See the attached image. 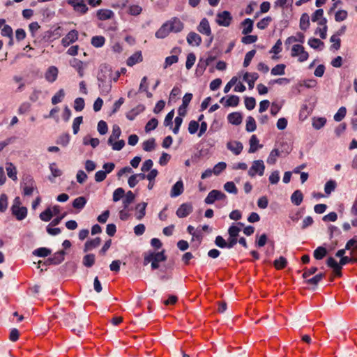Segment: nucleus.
Here are the masks:
<instances>
[{"instance_id":"obj_45","label":"nucleus","mask_w":357,"mask_h":357,"mask_svg":"<svg viewBox=\"0 0 357 357\" xmlns=\"http://www.w3.org/2000/svg\"><path fill=\"white\" fill-rule=\"evenodd\" d=\"M326 123L325 117L314 118L312 120V126L316 130H319L323 128Z\"/></svg>"},{"instance_id":"obj_55","label":"nucleus","mask_w":357,"mask_h":357,"mask_svg":"<svg viewBox=\"0 0 357 357\" xmlns=\"http://www.w3.org/2000/svg\"><path fill=\"white\" fill-rule=\"evenodd\" d=\"M125 195V190L122 188H116L113 192L112 199L114 202L119 201Z\"/></svg>"},{"instance_id":"obj_1","label":"nucleus","mask_w":357,"mask_h":357,"mask_svg":"<svg viewBox=\"0 0 357 357\" xmlns=\"http://www.w3.org/2000/svg\"><path fill=\"white\" fill-rule=\"evenodd\" d=\"M167 260V256L165 254V250L161 252H145L144 255V265H147L151 263V268L153 270L159 268V263Z\"/></svg>"},{"instance_id":"obj_23","label":"nucleus","mask_w":357,"mask_h":357,"mask_svg":"<svg viewBox=\"0 0 357 357\" xmlns=\"http://www.w3.org/2000/svg\"><path fill=\"white\" fill-rule=\"evenodd\" d=\"M242 119L243 117L241 114L237 112H231L227 116V120L229 123L235 126L240 125L242 122Z\"/></svg>"},{"instance_id":"obj_43","label":"nucleus","mask_w":357,"mask_h":357,"mask_svg":"<svg viewBox=\"0 0 357 357\" xmlns=\"http://www.w3.org/2000/svg\"><path fill=\"white\" fill-rule=\"evenodd\" d=\"M325 277V273H320L317 274L314 277L310 279H307L305 280V283L307 284H312L314 286H317L318 283Z\"/></svg>"},{"instance_id":"obj_17","label":"nucleus","mask_w":357,"mask_h":357,"mask_svg":"<svg viewBox=\"0 0 357 357\" xmlns=\"http://www.w3.org/2000/svg\"><path fill=\"white\" fill-rule=\"evenodd\" d=\"M11 212L17 220H22L27 215V208L25 206L14 207V208H11Z\"/></svg>"},{"instance_id":"obj_3","label":"nucleus","mask_w":357,"mask_h":357,"mask_svg":"<svg viewBox=\"0 0 357 357\" xmlns=\"http://www.w3.org/2000/svg\"><path fill=\"white\" fill-rule=\"evenodd\" d=\"M265 165L262 160H257L252 162V165L248 170V175L254 177L256 174L261 176L264 175Z\"/></svg>"},{"instance_id":"obj_42","label":"nucleus","mask_w":357,"mask_h":357,"mask_svg":"<svg viewBox=\"0 0 357 357\" xmlns=\"http://www.w3.org/2000/svg\"><path fill=\"white\" fill-rule=\"evenodd\" d=\"M239 104V97L236 95H231L225 100V107H236Z\"/></svg>"},{"instance_id":"obj_54","label":"nucleus","mask_w":357,"mask_h":357,"mask_svg":"<svg viewBox=\"0 0 357 357\" xmlns=\"http://www.w3.org/2000/svg\"><path fill=\"white\" fill-rule=\"evenodd\" d=\"M271 20L272 18L271 17H266L257 22V27L261 30H264L269 25Z\"/></svg>"},{"instance_id":"obj_9","label":"nucleus","mask_w":357,"mask_h":357,"mask_svg":"<svg viewBox=\"0 0 357 357\" xmlns=\"http://www.w3.org/2000/svg\"><path fill=\"white\" fill-rule=\"evenodd\" d=\"M78 39V31L75 29L70 31L61 40V44L63 47H68L70 44L75 43Z\"/></svg>"},{"instance_id":"obj_14","label":"nucleus","mask_w":357,"mask_h":357,"mask_svg":"<svg viewBox=\"0 0 357 357\" xmlns=\"http://www.w3.org/2000/svg\"><path fill=\"white\" fill-rule=\"evenodd\" d=\"M326 264L328 267L333 269L335 275L340 277L342 275V266L339 264L334 258L330 257L326 261Z\"/></svg>"},{"instance_id":"obj_38","label":"nucleus","mask_w":357,"mask_h":357,"mask_svg":"<svg viewBox=\"0 0 357 357\" xmlns=\"http://www.w3.org/2000/svg\"><path fill=\"white\" fill-rule=\"evenodd\" d=\"M96 257L93 254H87L83 257L82 264L87 268H91L95 264Z\"/></svg>"},{"instance_id":"obj_58","label":"nucleus","mask_w":357,"mask_h":357,"mask_svg":"<svg viewBox=\"0 0 357 357\" xmlns=\"http://www.w3.org/2000/svg\"><path fill=\"white\" fill-rule=\"evenodd\" d=\"M224 189L229 193H232V194L236 195L238 192V189L236 187L234 182H232V181H228V182L225 183L224 185Z\"/></svg>"},{"instance_id":"obj_19","label":"nucleus","mask_w":357,"mask_h":357,"mask_svg":"<svg viewBox=\"0 0 357 357\" xmlns=\"http://www.w3.org/2000/svg\"><path fill=\"white\" fill-rule=\"evenodd\" d=\"M143 60L142 54L141 51L135 52L132 55L128 58L126 64L128 66H133L136 63L142 62Z\"/></svg>"},{"instance_id":"obj_16","label":"nucleus","mask_w":357,"mask_h":357,"mask_svg":"<svg viewBox=\"0 0 357 357\" xmlns=\"http://www.w3.org/2000/svg\"><path fill=\"white\" fill-rule=\"evenodd\" d=\"M187 42L190 45L199 46L202 43L201 36L195 32H190L186 38Z\"/></svg>"},{"instance_id":"obj_50","label":"nucleus","mask_w":357,"mask_h":357,"mask_svg":"<svg viewBox=\"0 0 357 357\" xmlns=\"http://www.w3.org/2000/svg\"><path fill=\"white\" fill-rule=\"evenodd\" d=\"M273 264L276 269L281 270L286 267L287 261L284 257H280L278 259L274 261Z\"/></svg>"},{"instance_id":"obj_34","label":"nucleus","mask_w":357,"mask_h":357,"mask_svg":"<svg viewBox=\"0 0 357 357\" xmlns=\"http://www.w3.org/2000/svg\"><path fill=\"white\" fill-rule=\"evenodd\" d=\"M135 199V194L129 190L125 195V198L123 200V207L126 210L128 208L129 205L134 202Z\"/></svg>"},{"instance_id":"obj_7","label":"nucleus","mask_w":357,"mask_h":357,"mask_svg":"<svg viewBox=\"0 0 357 357\" xmlns=\"http://www.w3.org/2000/svg\"><path fill=\"white\" fill-rule=\"evenodd\" d=\"M66 252L64 250H60L55 252L52 257H49L45 262V265H59L64 261Z\"/></svg>"},{"instance_id":"obj_22","label":"nucleus","mask_w":357,"mask_h":357,"mask_svg":"<svg viewBox=\"0 0 357 357\" xmlns=\"http://www.w3.org/2000/svg\"><path fill=\"white\" fill-rule=\"evenodd\" d=\"M250 148L248 153H255L259 148H261L262 145L259 144V141L255 135H252L249 140Z\"/></svg>"},{"instance_id":"obj_6","label":"nucleus","mask_w":357,"mask_h":357,"mask_svg":"<svg viewBox=\"0 0 357 357\" xmlns=\"http://www.w3.org/2000/svg\"><path fill=\"white\" fill-rule=\"evenodd\" d=\"M98 87L100 93L102 96H107L111 91L112 85L109 81H107L105 75H102L100 73L98 75Z\"/></svg>"},{"instance_id":"obj_33","label":"nucleus","mask_w":357,"mask_h":357,"mask_svg":"<svg viewBox=\"0 0 357 357\" xmlns=\"http://www.w3.org/2000/svg\"><path fill=\"white\" fill-rule=\"evenodd\" d=\"M146 206V202H142L136 206V210L138 211L137 213L136 214V218L138 220H141L145 216Z\"/></svg>"},{"instance_id":"obj_49","label":"nucleus","mask_w":357,"mask_h":357,"mask_svg":"<svg viewBox=\"0 0 357 357\" xmlns=\"http://www.w3.org/2000/svg\"><path fill=\"white\" fill-rule=\"evenodd\" d=\"M29 185H25L23 188V192L24 195L26 196H30L32 195L33 190H34V181L32 178H29Z\"/></svg>"},{"instance_id":"obj_10","label":"nucleus","mask_w":357,"mask_h":357,"mask_svg":"<svg viewBox=\"0 0 357 357\" xmlns=\"http://www.w3.org/2000/svg\"><path fill=\"white\" fill-rule=\"evenodd\" d=\"M193 211L192 205L190 203L182 204L177 209L176 214L180 218H185L189 215Z\"/></svg>"},{"instance_id":"obj_51","label":"nucleus","mask_w":357,"mask_h":357,"mask_svg":"<svg viewBox=\"0 0 357 357\" xmlns=\"http://www.w3.org/2000/svg\"><path fill=\"white\" fill-rule=\"evenodd\" d=\"M347 109L345 107H341L334 115V120L337 122L341 121L346 116Z\"/></svg>"},{"instance_id":"obj_35","label":"nucleus","mask_w":357,"mask_h":357,"mask_svg":"<svg viewBox=\"0 0 357 357\" xmlns=\"http://www.w3.org/2000/svg\"><path fill=\"white\" fill-rule=\"evenodd\" d=\"M86 202V199L84 197L82 196L75 199L73 202L72 205L73 208L78 210H81L85 206Z\"/></svg>"},{"instance_id":"obj_62","label":"nucleus","mask_w":357,"mask_h":357,"mask_svg":"<svg viewBox=\"0 0 357 357\" xmlns=\"http://www.w3.org/2000/svg\"><path fill=\"white\" fill-rule=\"evenodd\" d=\"M245 106L248 110H252L255 107L256 100L253 97L245 98Z\"/></svg>"},{"instance_id":"obj_48","label":"nucleus","mask_w":357,"mask_h":357,"mask_svg":"<svg viewBox=\"0 0 357 357\" xmlns=\"http://www.w3.org/2000/svg\"><path fill=\"white\" fill-rule=\"evenodd\" d=\"M52 251L50 249L47 248H39L33 252V254L39 257H45L51 254Z\"/></svg>"},{"instance_id":"obj_8","label":"nucleus","mask_w":357,"mask_h":357,"mask_svg":"<svg viewBox=\"0 0 357 357\" xmlns=\"http://www.w3.org/2000/svg\"><path fill=\"white\" fill-rule=\"evenodd\" d=\"M67 2L73 7L75 11L80 14H85L88 11V7L84 0H67Z\"/></svg>"},{"instance_id":"obj_26","label":"nucleus","mask_w":357,"mask_h":357,"mask_svg":"<svg viewBox=\"0 0 357 357\" xmlns=\"http://www.w3.org/2000/svg\"><path fill=\"white\" fill-rule=\"evenodd\" d=\"M50 169L51 171V176H49L48 179L53 183L54 182V178L59 177L62 174V171L57 167L56 164L54 162L50 165Z\"/></svg>"},{"instance_id":"obj_60","label":"nucleus","mask_w":357,"mask_h":357,"mask_svg":"<svg viewBox=\"0 0 357 357\" xmlns=\"http://www.w3.org/2000/svg\"><path fill=\"white\" fill-rule=\"evenodd\" d=\"M85 106L84 100L82 98H77L74 101V109L77 112H81Z\"/></svg>"},{"instance_id":"obj_21","label":"nucleus","mask_w":357,"mask_h":357,"mask_svg":"<svg viewBox=\"0 0 357 357\" xmlns=\"http://www.w3.org/2000/svg\"><path fill=\"white\" fill-rule=\"evenodd\" d=\"M169 23H164L160 28L155 32V37L157 38H165L171 32L169 29Z\"/></svg>"},{"instance_id":"obj_5","label":"nucleus","mask_w":357,"mask_h":357,"mask_svg":"<svg viewBox=\"0 0 357 357\" xmlns=\"http://www.w3.org/2000/svg\"><path fill=\"white\" fill-rule=\"evenodd\" d=\"M227 199L226 195L218 190H212L209 192L207 197L204 199L206 204H212L215 201L225 200Z\"/></svg>"},{"instance_id":"obj_28","label":"nucleus","mask_w":357,"mask_h":357,"mask_svg":"<svg viewBox=\"0 0 357 357\" xmlns=\"http://www.w3.org/2000/svg\"><path fill=\"white\" fill-rule=\"evenodd\" d=\"M144 107L143 105H138L126 114V118L130 121H133L139 114L144 111Z\"/></svg>"},{"instance_id":"obj_37","label":"nucleus","mask_w":357,"mask_h":357,"mask_svg":"<svg viewBox=\"0 0 357 357\" xmlns=\"http://www.w3.org/2000/svg\"><path fill=\"white\" fill-rule=\"evenodd\" d=\"M327 255V250L323 246H319L313 252V256L317 260L322 259Z\"/></svg>"},{"instance_id":"obj_59","label":"nucleus","mask_w":357,"mask_h":357,"mask_svg":"<svg viewBox=\"0 0 357 357\" xmlns=\"http://www.w3.org/2000/svg\"><path fill=\"white\" fill-rule=\"evenodd\" d=\"M353 248V251L351 252V254L357 250V236H354L353 238L349 240L345 245V249L347 250H351Z\"/></svg>"},{"instance_id":"obj_18","label":"nucleus","mask_w":357,"mask_h":357,"mask_svg":"<svg viewBox=\"0 0 357 357\" xmlns=\"http://www.w3.org/2000/svg\"><path fill=\"white\" fill-rule=\"evenodd\" d=\"M184 190L183 183L181 180L178 181L172 188L170 191L171 197H176L181 195Z\"/></svg>"},{"instance_id":"obj_56","label":"nucleus","mask_w":357,"mask_h":357,"mask_svg":"<svg viewBox=\"0 0 357 357\" xmlns=\"http://www.w3.org/2000/svg\"><path fill=\"white\" fill-rule=\"evenodd\" d=\"M52 216H53L52 211H51V209L50 208H47V209H45L43 212H42L40 214L39 217L41 220L45 221V222H48L52 218Z\"/></svg>"},{"instance_id":"obj_61","label":"nucleus","mask_w":357,"mask_h":357,"mask_svg":"<svg viewBox=\"0 0 357 357\" xmlns=\"http://www.w3.org/2000/svg\"><path fill=\"white\" fill-rule=\"evenodd\" d=\"M196 61V56L194 53H189L187 56V59L185 62V67L188 70H190Z\"/></svg>"},{"instance_id":"obj_31","label":"nucleus","mask_w":357,"mask_h":357,"mask_svg":"<svg viewBox=\"0 0 357 357\" xmlns=\"http://www.w3.org/2000/svg\"><path fill=\"white\" fill-rule=\"evenodd\" d=\"M303 199V193L299 190H295L291 196V201L296 206H299L302 203Z\"/></svg>"},{"instance_id":"obj_47","label":"nucleus","mask_w":357,"mask_h":357,"mask_svg":"<svg viewBox=\"0 0 357 357\" xmlns=\"http://www.w3.org/2000/svg\"><path fill=\"white\" fill-rule=\"evenodd\" d=\"M285 68L286 66L284 64L280 63L276 65L271 69V73L272 75H283L285 73Z\"/></svg>"},{"instance_id":"obj_53","label":"nucleus","mask_w":357,"mask_h":357,"mask_svg":"<svg viewBox=\"0 0 357 357\" xmlns=\"http://www.w3.org/2000/svg\"><path fill=\"white\" fill-rule=\"evenodd\" d=\"M8 197L6 194L0 195V213H4L8 208Z\"/></svg>"},{"instance_id":"obj_36","label":"nucleus","mask_w":357,"mask_h":357,"mask_svg":"<svg viewBox=\"0 0 357 357\" xmlns=\"http://www.w3.org/2000/svg\"><path fill=\"white\" fill-rule=\"evenodd\" d=\"M280 155V151L278 149H273L271 151V153L266 160L267 163L269 165L275 164L277 162V159Z\"/></svg>"},{"instance_id":"obj_27","label":"nucleus","mask_w":357,"mask_h":357,"mask_svg":"<svg viewBox=\"0 0 357 357\" xmlns=\"http://www.w3.org/2000/svg\"><path fill=\"white\" fill-rule=\"evenodd\" d=\"M6 169L8 176L13 181L17 180V169L12 162H7Z\"/></svg>"},{"instance_id":"obj_25","label":"nucleus","mask_w":357,"mask_h":357,"mask_svg":"<svg viewBox=\"0 0 357 357\" xmlns=\"http://www.w3.org/2000/svg\"><path fill=\"white\" fill-rule=\"evenodd\" d=\"M114 13L109 9H100L97 11V17L100 20H106L114 17Z\"/></svg>"},{"instance_id":"obj_29","label":"nucleus","mask_w":357,"mask_h":357,"mask_svg":"<svg viewBox=\"0 0 357 357\" xmlns=\"http://www.w3.org/2000/svg\"><path fill=\"white\" fill-rule=\"evenodd\" d=\"M70 66L76 69L80 77L84 76L83 62L77 59H73L70 61Z\"/></svg>"},{"instance_id":"obj_32","label":"nucleus","mask_w":357,"mask_h":357,"mask_svg":"<svg viewBox=\"0 0 357 357\" xmlns=\"http://www.w3.org/2000/svg\"><path fill=\"white\" fill-rule=\"evenodd\" d=\"M241 25L244 26V28L242 31V33L243 35H247L252 31L253 21L251 19L247 18V19L244 20L241 22Z\"/></svg>"},{"instance_id":"obj_11","label":"nucleus","mask_w":357,"mask_h":357,"mask_svg":"<svg viewBox=\"0 0 357 357\" xmlns=\"http://www.w3.org/2000/svg\"><path fill=\"white\" fill-rule=\"evenodd\" d=\"M167 23H169V29L171 32L178 33L183 30V23L178 18L173 17L170 20L167 21Z\"/></svg>"},{"instance_id":"obj_41","label":"nucleus","mask_w":357,"mask_h":357,"mask_svg":"<svg viewBox=\"0 0 357 357\" xmlns=\"http://www.w3.org/2000/svg\"><path fill=\"white\" fill-rule=\"evenodd\" d=\"M143 149L145 151L150 152L155 149V140L154 138H150L148 140H146L142 144Z\"/></svg>"},{"instance_id":"obj_46","label":"nucleus","mask_w":357,"mask_h":357,"mask_svg":"<svg viewBox=\"0 0 357 357\" xmlns=\"http://www.w3.org/2000/svg\"><path fill=\"white\" fill-rule=\"evenodd\" d=\"M65 96V91L63 89H59L52 98V103L56 105L61 102Z\"/></svg>"},{"instance_id":"obj_64","label":"nucleus","mask_w":357,"mask_h":357,"mask_svg":"<svg viewBox=\"0 0 357 357\" xmlns=\"http://www.w3.org/2000/svg\"><path fill=\"white\" fill-rule=\"evenodd\" d=\"M256 54V50H252L246 53L243 61V66L248 67Z\"/></svg>"},{"instance_id":"obj_57","label":"nucleus","mask_w":357,"mask_h":357,"mask_svg":"<svg viewBox=\"0 0 357 357\" xmlns=\"http://www.w3.org/2000/svg\"><path fill=\"white\" fill-rule=\"evenodd\" d=\"M158 121L155 118H152L151 120H149L145 126V130L146 132H149L151 130H153L155 129L158 126Z\"/></svg>"},{"instance_id":"obj_44","label":"nucleus","mask_w":357,"mask_h":357,"mask_svg":"<svg viewBox=\"0 0 357 357\" xmlns=\"http://www.w3.org/2000/svg\"><path fill=\"white\" fill-rule=\"evenodd\" d=\"M105 43V37L102 36H96L92 37L91 43L95 47H101Z\"/></svg>"},{"instance_id":"obj_63","label":"nucleus","mask_w":357,"mask_h":357,"mask_svg":"<svg viewBox=\"0 0 357 357\" xmlns=\"http://www.w3.org/2000/svg\"><path fill=\"white\" fill-rule=\"evenodd\" d=\"M178 61V57L177 55H172L165 58L164 68H167V67L172 66L174 63H177Z\"/></svg>"},{"instance_id":"obj_40","label":"nucleus","mask_w":357,"mask_h":357,"mask_svg":"<svg viewBox=\"0 0 357 357\" xmlns=\"http://www.w3.org/2000/svg\"><path fill=\"white\" fill-rule=\"evenodd\" d=\"M257 128L256 121L254 117L249 116L246 119L245 130L248 132H254Z\"/></svg>"},{"instance_id":"obj_4","label":"nucleus","mask_w":357,"mask_h":357,"mask_svg":"<svg viewBox=\"0 0 357 357\" xmlns=\"http://www.w3.org/2000/svg\"><path fill=\"white\" fill-rule=\"evenodd\" d=\"M291 56L292 57L298 56L299 62H304L307 60L309 57L308 53L305 50L303 46L301 45H294L291 48Z\"/></svg>"},{"instance_id":"obj_30","label":"nucleus","mask_w":357,"mask_h":357,"mask_svg":"<svg viewBox=\"0 0 357 357\" xmlns=\"http://www.w3.org/2000/svg\"><path fill=\"white\" fill-rule=\"evenodd\" d=\"M121 134V128L119 126L114 125L112 127V132L111 135L109 136L107 143L108 144H112V142L119 139L120 135Z\"/></svg>"},{"instance_id":"obj_13","label":"nucleus","mask_w":357,"mask_h":357,"mask_svg":"<svg viewBox=\"0 0 357 357\" xmlns=\"http://www.w3.org/2000/svg\"><path fill=\"white\" fill-rule=\"evenodd\" d=\"M227 148L229 151H231L234 155H238L241 153V151L243 149V146L241 142L231 141V142H227Z\"/></svg>"},{"instance_id":"obj_12","label":"nucleus","mask_w":357,"mask_h":357,"mask_svg":"<svg viewBox=\"0 0 357 357\" xmlns=\"http://www.w3.org/2000/svg\"><path fill=\"white\" fill-rule=\"evenodd\" d=\"M197 31L207 36L212 35L211 26L208 20L206 18L204 17L201 20L199 24L197 26Z\"/></svg>"},{"instance_id":"obj_15","label":"nucleus","mask_w":357,"mask_h":357,"mask_svg":"<svg viewBox=\"0 0 357 357\" xmlns=\"http://www.w3.org/2000/svg\"><path fill=\"white\" fill-rule=\"evenodd\" d=\"M58 73H59V70L56 67H55V66L49 67L45 74V79L50 83L54 82L57 79Z\"/></svg>"},{"instance_id":"obj_20","label":"nucleus","mask_w":357,"mask_h":357,"mask_svg":"<svg viewBox=\"0 0 357 357\" xmlns=\"http://www.w3.org/2000/svg\"><path fill=\"white\" fill-rule=\"evenodd\" d=\"M259 78V75L257 73H245L243 75V80L247 82L250 89H252L255 86V82Z\"/></svg>"},{"instance_id":"obj_39","label":"nucleus","mask_w":357,"mask_h":357,"mask_svg":"<svg viewBox=\"0 0 357 357\" xmlns=\"http://www.w3.org/2000/svg\"><path fill=\"white\" fill-rule=\"evenodd\" d=\"M310 17L307 13H303L300 18V29L306 31L310 26Z\"/></svg>"},{"instance_id":"obj_52","label":"nucleus","mask_w":357,"mask_h":357,"mask_svg":"<svg viewBox=\"0 0 357 357\" xmlns=\"http://www.w3.org/2000/svg\"><path fill=\"white\" fill-rule=\"evenodd\" d=\"M337 183L334 180L327 181L324 186V191L327 195L331 194L336 188Z\"/></svg>"},{"instance_id":"obj_24","label":"nucleus","mask_w":357,"mask_h":357,"mask_svg":"<svg viewBox=\"0 0 357 357\" xmlns=\"http://www.w3.org/2000/svg\"><path fill=\"white\" fill-rule=\"evenodd\" d=\"M100 243L101 239L100 237H96L93 239L88 240L84 244V252H87L88 251L97 248L100 245Z\"/></svg>"},{"instance_id":"obj_2","label":"nucleus","mask_w":357,"mask_h":357,"mask_svg":"<svg viewBox=\"0 0 357 357\" xmlns=\"http://www.w3.org/2000/svg\"><path fill=\"white\" fill-rule=\"evenodd\" d=\"M232 20L233 17L231 13L224 10L217 13L215 22L219 26L228 27L231 24Z\"/></svg>"}]
</instances>
